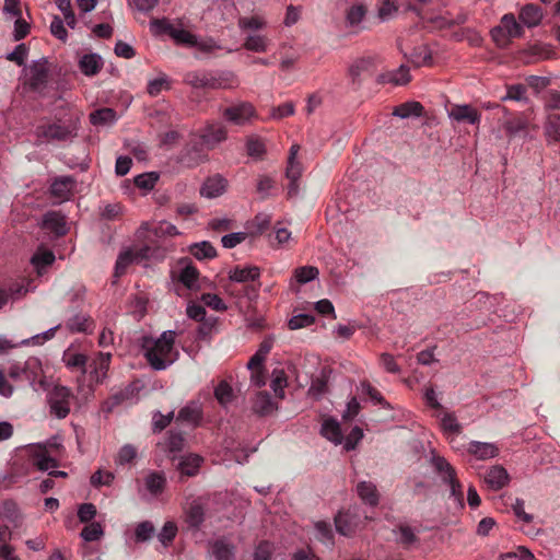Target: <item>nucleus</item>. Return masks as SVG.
Returning a JSON list of instances; mask_svg holds the SVG:
<instances>
[{
    "label": "nucleus",
    "instance_id": "1",
    "mask_svg": "<svg viewBox=\"0 0 560 560\" xmlns=\"http://www.w3.org/2000/svg\"><path fill=\"white\" fill-rule=\"evenodd\" d=\"M175 235V225L167 221L159 222L152 230H139L138 238L145 243L141 247L129 248L121 252L115 266V276L126 273L127 268L135 261L143 259H161L165 255L167 241Z\"/></svg>",
    "mask_w": 560,
    "mask_h": 560
},
{
    "label": "nucleus",
    "instance_id": "2",
    "mask_svg": "<svg viewBox=\"0 0 560 560\" xmlns=\"http://www.w3.org/2000/svg\"><path fill=\"white\" fill-rule=\"evenodd\" d=\"M175 342V331L163 332L159 338L143 336L141 349L143 354L154 370H164L172 364L171 351Z\"/></svg>",
    "mask_w": 560,
    "mask_h": 560
},
{
    "label": "nucleus",
    "instance_id": "3",
    "mask_svg": "<svg viewBox=\"0 0 560 560\" xmlns=\"http://www.w3.org/2000/svg\"><path fill=\"white\" fill-rule=\"evenodd\" d=\"M186 81L194 88L212 90L233 89L238 84L236 75L231 71L192 72L187 74Z\"/></svg>",
    "mask_w": 560,
    "mask_h": 560
},
{
    "label": "nucleus",
    "instance_id": "4",
    "mask_svg": "<svg viewBox=\"0 0 560 560\" xmlns=\"http://www.w3.org/2000/svg\"><path fill=\"white\" fill-rule=\"evenodd\" d=\"M77 120L45 122L36 127L35 135L38 141H68L77 137Z\"/></svg>",
    "mask_w": 560,
    "mask_h": 560
},
{
    "label": "nucleus",
    "instance_id": "5",
    "mask_svg": "<svg viewBox=\"0 0 560 560\" xmlns=\"http://www.w3.org/2000/svg\"><path fill=\"white\" fill-rule=\"evenodd\" d=\"M185 45L189 48H196L200 54L211 56L222 46L212 37L199 38L197 35L183 28L182 23L177 22V45Z\"/></svg>",
    "mask_w": 560,
    "mask_h": 560
},
{
    "label": "nucleus",
    "instance_id": "6",
    "mask_svg": "<svg viewBox=\"0 0 560 560\" xmlns=\"http://www.w3.org/2000/svg\"><path fill=\"white\" fill-rule=\"evenodd\" d=\"M179 283L189 291L197 292L205 288L207 279L200 277V272L188 258H182L177 259V285Z\"/></svg>",
    "mask_w": 560,
    "mask_h": 560
},
{
    "label": "nucleus",
    "instance_id": "7",
    "mask_svg": "<svg viewBox=\"0 0 560 560\" xmlns=\"http://www.w3.org/2000/svg\"><path fill=\"white\" fill-rule=\"evenodd\" d=\"M73 398L74 396L68 387L61 385L55 386L48 394L50 412L58 419L66 418L70 412Z\"/></svg>",
    "mask_w": 560,
    "mask_h": 560
},
{
    "label": "nucleus",
    "instance_id": "8",
    "mask_svg": "<svg viewBox=\"0 0 560 560\" xmlns=\"http://www.w3.org/2000/svg\"><path fill=\"white\" fill-rule=\"evenodd\" d=\"M140 389L141 386L139 381L129 383L126 387L113 393L102 404V411L105 413H112L116 407L125 402H132L138 400Z\"/></svg>",
    "mask_w": 560,
    "mask_h": 560
},
{
    "label": "nucleus",
    "instance_id": "9",
    "mask_svg": "<svg viewBox=\"0 0 560 560\" xmlns=\"http://www.w3.org/2000/svg\"><path fill=\"white\" fill-rule=\"evenodd\" d=\"M491 35L494 42L504 45L511 38L521 37L523 35V27L512 13H508L502 16L500 25L491 31Z\"/></svg>",
    "mask_w": 560,
    "mask_h": 560
},
{
    "label": "nucleus",
    "instance_id": "10",
    "mask_svg": "<svg viewBox=\"0 0 560 560\" xmlns=\"http://www.w3.org/2000/svg\"><path fill=\"white\" fill-rule=\"evenodd\" d=\"M432 464L435 468V471L440 475L442 480L450 486L451 494L455 497L457 500H462V485L456 477V471L454 467L444 457L441 456H434L432 459Z\"/></svg>",
    "mask_w": 560,
    "mask_h": 560
},
{
    "label": "nucleus",
    "instance_id": "11",
    "mask_svg": "<svg viewBox=\"0 0 560 560\" xmlns=\"http://www.w3.org/2000/svg\"><path fill=\"white\" fill-rule=\"evenodd\" d=\"M202 408L197 401H191L180 409L177 415V452L179 451V444L183 441L182 432L178 427L187 425L189 429H195L200 425L202 421Z\"/></svg>",
    "mask_w": 560,
    "mask_h": 560
},
{
    "label": "nucleus",
    "instance_id": "12",
    "mask_svg": "<svg viewBox=\"0 0 560 560\" xmlns=\"http://www.w3.org/2000/svg\"><path fill=\"white\" fill-rule=\"evenodd\" d=\"M226 128L221 124L208 125L200 136H195L194 139L200 143L208 152L215 148L220 142L226 139Z\"/></svg>",
    "mask_w": 560,
    "mask_h": 560
},
{
    "label": "nucleus",
    "instance_id": "13",
    "mask_svg": "<svg viewBox=\"0 0 560 560\" xmlns=\"http://www.w3.org/2000/svg\"><path fill=\"white\" fill-rule=\"evenodd\" d=\"M208 159V152L205 150L199 142L194 138L187 143L186 148L183 149L179 162L185 167H195Z\"/></svg>",
    "mask_w": 560,
    "mask_h": 560
},
{
    "label": "nucleus",
    "instance_id": "14",
    "mask_svg": "<svg viewBox=\"0 0 560 560\" xmlns=\"http://www.w3.org/2000/svg\"><path fill=\"white\" fill-rule=\"evenodd\" d=\"M155 463L161 466L165 460H175V433L170 430L166 435L156 443L154 450Z\"/></svg>",
    "mask_w": 560,
    "mask_h": 560
},
{
    "label": "nucleus",
    "instance_id": "15",
    "mask_svg": "<svg viewBox=\"0 0 560 560\" xmlns=\"http://www.w3.org/2000/svg\"><path fill=\"white\" fill-rule=\"evenodd\" d=\"M448 116L457 122L469 125H479L481 120V113L467 104L453 105L448 112Z\"/></svg>",
    "mask_w": 560,
    "mask_h": 560
},
{
    "label": "nucleus",
    "instance_id": "16",
    "mask_svg": "<svg viewBox=\"0 0 560 560\" xmlns=\"http://www.w3.org/2000/svg\"><path fill=\"white\" fill-rule=\"evenodd\" d=\"M203 463V458L198 454L177 455V472L183 477H195Z\"/></svg>",
    "mask_w": 560,
    "mask_h": 560
},
{
    "label": "nucleus",
    "instance_id": "17",
    "mask_svg": "<svg viewBox=\"0 0 560 560\" xmlns=\"http://www.w3.org/2000/svg\"><path fill=\"white\" fill-rule=\"evenodd\" d=\"M373 73V60L371 58H362L354 61L349 68V77L352 85L357 89L362 81L371 77Z\"/></svg>",
    "mask_w": 560,
    "mask_h": 560
},
{
    "label": "nucleus",
    "instance_id": "18",
    "mask_svg": "<svg viewBox=\"0 0 560 560\" xmlns=\"http://www.w3.org/2000/svg\"><path fill=\"white\" fill-rule=\"evenodd\" d=\"M75 187V179L72 176H59L50 185V195L59 201L69 200Z\"/></svg>",
    "mask_w": 560,
    "mask_h": 560
},
{
    "label": "nucleus",
    "instance_id": "19",
    "mask_svg": "<svg viewBox=\"0 0 560 560\" xmlns=\"http://www.w3.org/2000/svg\"><path fill=\"white\" fill-rule=\"evenodd\" d=\"M31 463L42 471L58 467V460L54 458L49 450L43 445H37L31 451Z\"/></svg>",
    "mask_w": 560,
    "mask_h": 560
},
{
    "label": "nucleus",
    "instance_id": "20",
    "mask_svg": "<svg viewBox=\"0 0 560 560\" xmlns=\"http://www.w3.org/2000/svg\"><path fill=\"white\" fill-rule=\"evenodd\" d=\"M207 502L202 498L192 500L185 509V521L194 528H198L205 520Z\"/></svg>",
    "mask_w": 560,
    "mask_h": 560
},
{
    "label": "nucleus",
    "instance_id": "21",
    "mask_svg": "<svg viewBox=\"0 0 560 560\" xmlns=\"http://www.w3.org/2000/svg\"><path fill=\"white\" fill-rule=\"evenodd\" d=\"M466 450L478 460H487L499 455V447L488 442L470 441Z\"/></svg>",
    "mask_w": 560,
    "mask_h": 560
},
{
    "label": "nucleus",
    "instance_id": "22",
    "mask_svg": "<svg viewBox=\"0 0 560 560\" xmlns=\"http://www.w3.org/2000/svg\"><path fill=\"white\" fill-rule=\"evenodd\" d=\"M255 109L249 103H241L235 106H230L224 109V117L236 124V125H243L245 124L250 117L254 116Z\"/></svg>",
    "mask_w": 560,
    "mask_h": 560
},
{
    "label": "nucleus",
    "instance_id": "23",
    "mask_svg": "<svg viewBox=\"0 0 560 560\" xmlns=\"http://www.w3.org/2000/svg\"><path fill=\"white\" fill-rule=\"evenodd\" d=\"M544 136L547 145L560 142V114L549 112L544 122Z\"/></svg>",
    "mask_w": 560,
    "mask_h": 560
},
{
    "label": "nucleus",
    "instance_id": "24",
    "mask_svg": "<svg viewBox=\"0 0 560 560\" xmlns=\"http://www.w3.org/2000/svg\"><path fill=\"white\" fill-rule=\"evenodd\" d=\"M38 369V363L36 360H28L24 363V365L12 364L9 368L8 375L10 378L14 381L26 380L28 382H33L36 376L35 370Z\"/></svg>",
    "mask_w": 560,
    "mask_h": 560
},
{
    "label": "nucleus",
    "instance_id": "25",
    "mask_svg": "<svg viewBox=\"0 0 560 560\" xmlns=\"http://www.w3.org/2000/svg\"><path fill=\"white\" fill-rule=\"evenodd\" d=\"M228 182L219 174L208 177L200 188L201 196L217 198L226 190Z\"/></svg>",
    "mask_w": 560,
    "mask_h": 560
},
{
    "label": "nucleus",
    "instance_id": "26",
    "mask_svg": "<svg viewBox=\"0 0 560 560\" xmlns=\"http://www.w3.org/2000/svg\"><path fill=\"white\" fill-rule=\"evenodd\" d=\"M28 84L32 90H39L45 86L48 79V69L45 62L36 61L28 69Z\"/></svg>",
    "mask_w": 560,
    "mask_h": 560
},
{
    "label": "nucleus",
    "instance_id": "27",
    "mask_svg": "<svg viewBox=\"0 0 560 560\" xmlns=\"http://www.w3.org/2000/svg\"><path fill=\"white\" fill-rule=\"evenodd\" d=\"M229 278L240 283L256 282L260 278V269L256 266H236L230 270Z\"/></svg>",
    "mask_w": 560,
    "mask_h": 560
},
{
    "label": "nucleus",
    "instance_id": "28",
    "mask_svg": "<svg viewBox=\"0 0 560 560\" xmlns=\"http://www.w3.org/2000/svg\"><path fill=\"white\" fill-rule=\"evenodd\" d=\"M43 226L44 229L55 233L57 236H62L68 231L66 217L58 211H48L43 218Z\"/></svg>",
    "mask_w": 560,
    "mask_h": 560
},
{
    "label": "nucleus",
    "instance_id": "29",
    "mask_svg": "<svg viewBox=\"0 0 560 560\" xmlns=\"http://www.w3.org/2000/svg\"><path fill=\"white\" fill-rule=\"evenodd\" d=\"M485 480L491 489L500 490L509 483L510 476L504 467L495 465L488 470Z\"/></svg>",
    "mask_w": 560,
    "mask_h": 560
},
{
    "label": "nucleus",
    "instance_id": "30",
    "mask_svg": "<svg viewBox=\"0 0 560 560\" xmlns=\"http://www.w3.org/2000/svg\"><path fill=\"white\" fill-rule=\"evenodd\" d=\"M103 65L102 57L94 52L85 54L79 60L81 72L88 77L96 75L102 70Z\"/></svg>",
    "mask_w": 560,
    "mask_h": 560
},
{
    "label": "nucleus",
    "instance_id": "31",
    "mask_svg": "<svg viewBox=\"0 0 560 560\" xmlns=\"http://www.w3.org/2000/svg\"><path fill=\"white\" fill-rule=\"evenodd\" d=\"M357 493L364 503L371 506H376L378 504L380 493L373 482L360 481L357 485Z\"/></svg>",
    "mask_w": 560,
    "mask_h": 560
},
{
    "label": "nucleus",
    "instance_id": "32",
    "mask_svg": "<svg viewBox=\"0 0 560 560\" xmlns=\"http://www.w3.org/2000/svg\"><path fill=\"white\" fill-rule=\"evenodd\" d=\"M209 552L214 560H232L234 546L225 539H217L210 544Z\"/></svg>",
    "mask_w": 560,
    "mask_h": 560
},
{
    "label": "nucleus",
    "instance_id": "33",
    "mask_svg": "<svg viewBox=\"0 0 560 560\" xmlns=\"http://www.w3.org/2000/svg\"><path fill=\"white\" fill-rule=\"evenodd\" d=\"M110 353H103L100 352L97 355V359L94 361V370L91 371V377L96 383L101 384L104 382V380L107 377V372L109 370L110 365Z\"/></svg>",
    "mask_w": 560,
    "mask_h": 560
},
{
    "label": "nucleus",
    "instance_id": "34",
    "mask_svg": "<svg viewBox=\"0 0 560 560\" xmlns=\"http://www.w3.org/2000/svg\"><path fill=\"white\" fill-rule=\"evenodd\" d=\"M320 433L335 444H340L343 439L339 422L330 417L323 421Z\"/></svg>",
    "mask_w": 560,
    "mask_h": 560
},
{
    "label": "nucleus",
    "instance_id": "35",
    "mask_svg": "<svg viewBox=\"0 0 560 560\" xmlns=\"http://www.w3.org/2000/svg\"><path fill=\"white\" fill-rule=\"evenodd\" d=\"M26 292L27 289L21 282H11L5 287H0V310L9 302L10 299H18Z\"/></svg>",
    "mask_w": 560,
    "mask_h": 560
},
{
    "label": "nucleus",
    "instance_id": "36",
    "mask_svg": "<svg viewBox=\"0 0 560 560\" xmlns=\"http://www.w3.org/2000/svg\"><path fill=\"white\" fill-rule=\"evenodd\" d=\"M276 409V405L271 398V395L268 392H259L256 395V398L253 404V410L260 415L267 416L270 415Z\"/></svg>",
    "mask_w": 560,
    "mask_h": 560
},
{
    "label": "nucleus",
    "instance_id": "37",
    "mask_svg": "<svg viewBox=\"0 0 560 560\" xmlns=\"http://www.w3.org/2000/svg\"><path fill=\"white\" fill-rule=\"evenodd\" d=\"M166 478L163 472L152 471L144 478L145 489L152 495H159L164 491Z\"/></svg>",
    "mask_w": 560,
    "mask_h": 560
},
{
    "label": "nucleus",
    "instance_id": "38",
    "mask_svg": "<svg viewBox=\"0 0 560 560\" xmlns=\"http://www.w3.org/2000/svg\"><path fill=\"white\" fill-rule=\"evenodd\" d=\"M520 19L528 27H534L540 23L542 12L538 5L526 4L520 12Z\"/></svg>",
    "mask_w": 560,
    "mask_h": 560
},
{
    "label": "nucleus",
    "instance_id": "39",
    "mask_svg": "<svg viewBox=\"0 0 560 560\" xmlns=\"http://www.w3.org/2000/svg\"><path fill=\"white\" fill-rule=\"evenodd\" d=\"M93 320L83 314H77L72 317H70L67 323L66 327L71 332H89L92 329Z\"/></svg>",
    "mask_w": 560,
    "mask_h": 560
},
{
    "label": "nucleus",
    "instance_id": "40",
    "mask_svg": "<svg viewBox=\"0 0 560 560\" xmlns=\"http://www.w3.org/2000/svg\"><path fill=\"white\" fill-rule=\"evenodd\" d=\"M188 252L198 260L212 259L217 256L215 248L207 241L191 244L188 247Z\"/></svg>",
    "mask_w": 560,
    "mask_h": 560
},
{
    "label": "nucleus",
    "instance_id": "41",
    "mask_svg": "<svg viewBox=\"0 0 560 560\" xmlns=\"http://www.w3.org/2000/svg\"><path fill=\"white\" fill-rule=\"evenodd\" d=\"M150 30L155 36H167L175 39V26L167 19H153Z\"/></svg>",
    "mask_w": 560,
    "mask_h": 560
},
{
    "label": "nucleus",
    "instance_id": "42",
    "mask_svg": "<svg viewBox=\"0 0 560 560\" xmlns=\"http://www.w3.org/2000/svg\"><path fill=\"white\" fill-rule=\"evenodd\" d=\"M336 530L343 536H351L355 532V522L349 513H338L335 517Z\"/></svg>",
    "mask_w": 560,
    "mask_h": 560
},
{
    "label": "nucleus",
    "instance_id": "43",
    "mask_svg": "<svg viewBox=\"0 0 560 560\" xmlns=\"http://www.w3.org/2000/svg\"><path fill=\"white\" fill-rule=\"evenodd\" d=\"M423 106L419 102H407L396 106L393 115L400 118H408L411 116L419 117L422 115Z\"/></svg>",
    "mask_w": 560,
    "mask_h": 560
},
{
    "label": "nucleus",
    "instance_id": "44",
    "mask_svg": "<svg viewBox=\"0 0 560 560\" xmlns=\"http://www.w3.org/2000/svg\"><path fill=\"white\" fill-rule=\"evenodd\" d=\"M409 60L416 67L430 66L432 63L431 50L427 45L417 46L410 54Z\"/></svg>",
    "mask_w": 560,
    "mask_h": 560
},
{
    "label": "nucleus",
    "instance_id": "45",
    "mask_svg": "<svg viewBox=\"0 0 560 560\" xmlns=\"http://www.w3.org/2000/svg\"><path fill=\"white\" fill-rule=\"evenodd\" d=\"M269 39L264 35H248L243 47L249 51L265 52L268 49Z\"/></svg>",
    "mask_w": 560,
    "mask_h": 560
},
{
    "label": "nucleus",
    "instance_id": "46",
    "mask_svg": "<svg viewBox=\"0 0 560 560\" xmlns=\"http://www.w3.org/2000/svg\"><path fill=\"white\" fill-rule=\"evenodd\" d=\"M116 120V112L104 107L90 114V121L94 126L112 124Z\"/></svg>",
    "mask_w": 560,
    "mask_h": 560
},
{
    "label": "nucleus",
    "instance_id": "47",
    "mask_svg": "<svg viewBox=\"0 0 560 560\" xmlns=\"http://www.w3.org/2000/svg\"><path fill=\"white\" fill-rule=\"evenodd\" d=\"M316 537L319 541L328 547L334 546V532L331 525L325 521L315 523Z\"/></svg>",
    "mask_w": 560,
    "mask_h": 560
},
{
    "label": "nucleus",
    "instance_id": "48",
    "mask_svg": "<svg viewBox=\"0 0 560 560\" xmlns=\"http://www.w3.org/2000/svg\"><path fill=\"white\" fill-rule=\"evenodd\" d=\"M288 385V377L283 370H273L272 372V380H271V388L275 392V395L283 399L284 398V388Z\"/></svg>",
    "mask_w": 560,
    "mask_h": 560
},
{
    "label": "nucleus",
    "instance_id": "49",
    "mask_svg": "<svg viewBox=\"0 0 560 560\" xmlns=\"http://www.w3.org/2000/svg\"><path fill=\"white\" fill-rule=\"evenodd\" d=\"M266 21L258 16H241L237 21V25L242 31H258L266 26Z\"/></svg>",
    "mask_w": 560,
    "mask_h": 560
},
{
    "label": "nucleus",
    "instance_id": "50",
    "mask_svg": "<svg viewBox=\"0 0 560 560\" xmlns=\"http://www.w3.org/2000/svg\"><path fill=\"white\" fill-rule=\"evenodd\" d=\"M54 261H55V255L49 249L38 250L31 258L32 265L37 270H39L40 268H45V267L51 265Z\"/></svg>",
    "mask_w": 560,
    "mask_h": 560
},
{
    "label": "nucleus",
    "instance_id": "51",
    "mask_svg": "<svg viewBox=\"0 0 560 560\" xmlns=\"http://www.w3.org/2000/svg\"><path fill=\"white\" fill-rule=\"evenodd\" d=\"M154 533V525L150 521H143L135 529V540L137 542L148 541L153 537Z\"/></svg>",
    "mask_w": 560,
    "mask_h": 560
},
{
    "label": "nucleus",
    "instance_id": "52",
    "mask_svg": "<svg viewBox=\"0 0 560 560\" xmlns=\"http://www.w3.org/2000/svg\"><path fill=\"white\" fill-rule=\"evenodd\" d=\"M386 77L387 80L395 85H405L411 80L409 68L404 65L397 70L388 72Z\"/></svg>",
    "mask_w": 560,
    "mask_h": 560
},
{
    "label": "nucleus",
    "instance_id": "53",
    "mask_svg": "<svg viewBox=\"0 0 560 560\" xmlns=\"http://www.w3.org/2000/svg\"><path fill=\"white\" fill-rule=\"evenodd\" d=\"M360 387L363 394L368 395L375 404L389 408V404L385 400L382 394L373 387L368 381H362Z\"/></svg>",
    "mask_w": 560,
    "mask_h": 560
},
{
    "label": "nucleus",
    "instance_id": "54",
    "mask_svg": "<svg viewBox=\"0 0 560 560\" xmlns=\"http://www.w3.org/2000/svg\"><path fill=\"white\" fill-rule=\"evenodd\" d=\"M214 396L220 405L225 406L233 398L232 387L225 381H221L214 388Z\"/></svg>",
    "mask_w": 560,
    "mask_h": 560
},
{
    "label": "nucleus",
    "instance_id": "55",
    "mask_svg": "<svg viewBox=\"0 0 560 560\" xmlns=\"http://www.w3.org/2000/svg\"><path fill=\"white\" fill-rule=\"evenodd\" d=\"M186 313L189 318L196 322L205 320L203 326H207L208 329L211 328L212 324L206 319V310L202 305L191 302L188 304Z\"/></svg>",
    "mask_w": 560,
    "mask_h": 560
},
{
    "label": "nucleus",
    "instance_id": "56",
    "mask_svg": "<svg viewBox=\"0 0 560 560\" xmlns=\"http://www.w3.org/2000/svg\"><path fill=\"white\" fill-rule=\"evenodd\" d=\"M318 269L313 266H304L296 268L294 271L295 279L299 283L304 284L307 283L318 276Z\"/></svg>",
    "mask_w": 560,
    "mask_h": 560
},
{
    "label": "nucleus",
    "instance_id": "57",
    "mask_svg": "<svg viewBox=\"0 0 560 560\" xmlns=\"http://www.w3.org/2000/svg\"><path fill=\"white\" fill-rule=\"evenodd\" d=\"M172 88V81L165 77H160L148 83L147 91L151 96L159 95L163 90H170Z\"/></svg>",
    "mask_w": 560,
    "mask_h": 560
},
{
    "label": "nucleus",
    "instance_id": "58",
    "mask_svg": "<svg viewBox=\"0 0 560 560\" xmlns=\"http://www.w3.org/2000/svg\"><path fill=\"white\" fill-rule=\"evenodd\" d=\"M364 4H354L347 11V21L351 26L358 25L366 14Z\"/></svg>",
    "mask_w": 560,
    "mask_h": 560
},
{
    "label": "nucleus",
    "instance_id": "59",
    "mask_svg": "<svg viewBox=\"0 0 560 560\" xmlns=\"http://www.w3.org/2000/svg\"><path fill=\"white\" fill-rule=\"evenodd\" d=\"M103 534L104 532L101 524L96 522L86 525L81 532V536L85 541L98 540Z\"/></svg>",
    "mask_w": 560,
    "mask_h": 560
},
{
    "label": "nucleus",
    "instance_id": "60",
    "mask_svg": "<svg viewBox=\"0 0 560 560\" xmlns=\"http://www.w3.org/2000/svg\"><path fill=\"white\" fill-rule=\"evenodd\" d=\"M159 175L154 172L143 173L135 177V185L138 188L150 190L154 187Z\"/></svg>",
    "mask_w": 560,
    "mask_h": 560
},
{
    "label": "nucleus",
    "instance_id": "61",
    "mask_svg": "<svg viewBox=\"0 0 560 560\" xmlns=\"http://www.w3.org/2000/svg\"><path fill=\"white\" fill-rule=\"evenodd\" d=\"M502 560H536L535 556L525 547L520 546L513 551L501 555Z\"/></svg>",
    "mask_w": 560,
    "mask_h": 560
},
{
    "label": "nucleus",
    "instance_id": "62",
    "mask_svg": "<svg viewBox=\"0 0 560 560\" xmlns=\"http://www.w3.org/2000/svg\"><path fill=\"white\" fill-rule=\"evenodd\" d=\"M175 538V523L172 521H167L162 530L158 535L159 541L163 547H168L173 539Z\"/></svg>",
    "mask_w": 560,
    "mask_h": 560
},
{
    "label": "nucleus",
    "instance_id": "63",
    "mask_svg": "<svg viewBox=\"0 0 560 560\" xmlns=\"http://www.w3.org/2000/svg\"><path fill=\"white\" fill-rule=\"evenodd\" d=\"M527 121L522 117H513L505 122V130L510 136H517L525 131Z\"/></svg>",
    "mask_w": 560,
    "mask_h": 560
},
{
    "label": "nucleus",
    "instance_id": "64",
    "mask_svg": "<svg viewBox=\"0 0 560 560\" xmlns=\"http://www.w3.org/2000/svg\"><path fill=\"white\" fill-rule=\"evenodd\" d=\"M443 430L447 433L460 434L462 424L457 422L456 417L453 413H446L441 420Z\"/></svg>",
    "mask_w": 560,
    "mask_h": 560
}]
</instances>
